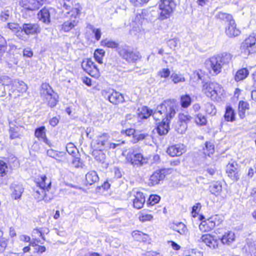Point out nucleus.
Segmentation results:
<instances>
[{
  "label": "nucleus",
  "instance_id": "9",
  "mask_svg": "<svg viewBox=\"0 0 256 256\" xmlns=\"http://www.w3.org/2000/svg\"><path fill=\"white\" fill-rule=\"evenodd\" d=\"M239 166L236 162H229L226 166V172L229 178L234 181H237L240 178Z\"/></svg>",
  "mask_w": 256,
  "mask_h": 256
},
{
  "label": "nucleus",
  "instance_id": "23",
  "mask_svg": "<svg viewBox=\"0 0 256 256\" xmlns=\"http://www.w3.org/2000/svg\"><path fill=\"white\" fill-rule=\"evenodd\" d=\"M134 196L135 198L133 200L134 206L137 209H140L145 202V196L140 192H136Z\"/></svg>",
  "mask_w": 256,
  "mask_h": 256
},
{
  "label": "nucleus",
  "instance_id": "51",
  "mask_svg": "<svg viewBox=\"0 0 256 256\" xmlns=\"http://www.w3.org/2000/svg\"><path fill=\"white\" fill-rule=\"evenodd\" d=\"M160 200V197L158 195H150L148 201V204L153 206L157 203Z\"/></svg>",
  "mask_w": 256,
  "mask_h": 256
},
{
  "label": "nucleus",
  "instance_id": "24",
  "mask_svg": "<svg viewBox=\"0 0 256 256\" xmlns=\"http://www.w3.org/2000/svg\"><path fill=\"white\" fill-rule=\"evenodd\" d=\"M164 170H156L151 175L150 178V183L152 186L158 184L160 180L164 179Z\"/></svg>",
  "mask_w": 256,
  "mask_h": 256
},
{
  "label": "nucleus",
  "instance_id": "10",
  "mask_svg": "<svg viewBox=\"0 0 256 256\" xmlns=\"http://www.w3.org/2000/svg\"><path fill=\"white\" fill-rule=\"evenodd\" d=\"M126 160L134 166H142L146 162V160L140 153L128 152L126 155Z\"/></svg>",
  "mask_w": 256,
  "mask_h": 256
},
{
  "label": "nucleus",
  "instance_id": "56",
  "mask_svg": "<svg viewBox=\"0 0 256 256\" xmlns=\"http://www.w3.org/2000/svg\"><path fill=\"white\" fill-rule=\"evenodd\" d=\"M197 124L205 125L206 123V120L205 116L202 114H198L195 120Z\"/></svg>",
  "mask_w": 256,
  "mask_h": 256
},
{
  "label": "nucleus",
  "instance_id": "48",
  "mask_svg": "<svg viewBox=\"0 0 256 256\" xmlns=\"http://www.w3.org/2000/svg\"><path fill=\"white\" fill-rule=\"evenodd\" d=\"M171 78L172 79V81L174 84H178L180 82H184L185 81L184 78L180 74L173 73L171 75Z\"/></svg>",
  "mask_w": 256,
  "mask_h": 256
},
{
  "label": "nucleus",
  "instance_id": "25",
  "mask_svg": "<svg viewBox=\"0 0 256 256\" xmlns=\"http://www.w3.org/2000/svg\"><path fill=\"white\" fill-rule=\"evenodd\" d=\"M78 24V20L76 19L69 18L65 21L61 26V30L64 32H68Z\"/></svg>",
  "mask_w": 256,
  "mask_h": 256
},
{
  "label": "nucleus",
  "instance_id": "19",
  "mask_svg": "<svg viewBox=\"0 0 256 256\" xmlns=\"http://www.w3.org/2000/svg\"><path fill=\"white\" fill-rule=\"evenodd\" d=\"M199 241L204 242L210 248L214 249L218 247V240H214L213 237L210 234H203L200 238Z\"/></svg>",
  "mask_w": 256,
  "mask_h": 256
},
{
  "label": "nucleus",
  "instance_id": "20",
  "mask_svg": "<svg viewBox=\"0 0 256 256\" xmlns=\"http://www.w3.org/2000/svg\"><path fill=\"white\" fill-rule=\"evenodd\" d=\"M34 136L38 138L39 140H42L49 146H51L50 141L47 138L46 136V129L44 126H42L36 129Z\"/></svg>",
  "mask_w": 256,
  "mask_h": 256
},
{
  "label": "nucleus",
  "instance_id": "41",
  "mask_svg": "<svg viewBox=\"0 0 256 256\" xmlns=\"http://www.w3.org/2000/svg\"><path fill=\"white\" fill-rule=\"evenodd\" d=\"M20 128L18 126H10V136L11 139H14L20 138L21 136L20 132Z\"/></svg>",
  "mask_w": 256,
  "mask_h": 256
},
{
  "label": "nucleus",
  "instance_id": "4",
  "mask_svg": "<svg viewBox=\"0 0 256 256\" xmlns=\"http://www.w3.org/2000/svg\"><path fill=\"white\" fill-rule=\"evenodd\" d=\"M240 50L245 56L256 52V34H252L244 40L241 45Z\"/></svg>",
  "mask_w": 256,
  "mask_h": 256
},
{
  "label": "nucleus",
  "instance_id": "53",
  "mask_svg": "<svg viewBox=\"0 0 256 256\" xmlns=\"http://www.w3.org/2000/svg\"><path fill=\"white\" fill-rule=\"evenodd\" d=\"M6 28H7L10 30L14 32H16L20 30V28L19 26V24L17 23L10 22L6 24Z\"/></svg>",
  "mask_w": 256,
  "mask_h": 256
},
{
  "label": "nucleus",
  "instance_id": "49",
  "mask_svg": "<svg viewBox=\"0 0 256 256\" xmlns=\"http://www.w3.org/2000/svg\"><path fill=\"white\" fill-rule=\"evenodd\" d=\"M72 165L76 168H83L84 164L80 158L78 157H74L72 162Z\"/></svg>",
  "mask_w": 256,
  "mask_h": 256
},
{
  "label": "nucleus",
  "instance_id": "8",
  "mask_svg": "<svg viewBox=\"0 0 256 256\" xmlns=\"http://www.w3.org/2000/svg\"><path fill=\"white\" fill-rule=\"evenodd\" d=\"M47 178L45 175L42 176L40 178L39 181L37 182V186H39V188L36 190L34 193V196L36 199L38 200V198L40 196H44L45 190L48 192L51 186V182L49 180L48 182L46 181Z\"/></svg>",
  "mask_w": 256,
  "mask_h": 256
},
{
  "label": "nucleus",
  "instance_id": "45",
  "mask_svg": "<svg viewBox=\"0 0 256 256\" xmlns=\"http://www.w3.org/2000/svg\"><path fill=\"white\" fill-rule=\"evenodd\" d=\"M105 52L102 49H97L94 53L95 60L100 64L102 63V59L104 56Z\"/></svg>",
  "mask_w": 256,
  "mask_h": 256
},
{
  "label": "nucleus",
  "instance_id": "64",
  "mask_svg": "<svg viewBox=\"0 0 256 256\" xmlns=\"http://www.w3.org/2000/svg\"><path fill=\"white\" fill-rule=\"evenodd\" d=\"M206 106H207L206 111L208 114H216V110L213 104L210 103H208L206 104Z\"/></svg>",
  "mask_w": 256,
  "mask_h": 256
},
{
  "label": "nucleus",
  "instance_id": "2",
  "mask_svg": "<svg viewBox=\"0 0 256 256\" xmlns=\"http://www.w3.org/2000/svg\"><path fill=\"white\" fill-rule=\"evenodd\" d=\"M40 94L41 96L46 98L50 106L54 108L56 106L58 102V96L48 84L46 83L42 84Z\"/></svg>",
  "mask_w": 256,
  "mask_h": 256
},
{
  "label": "nucleus",
  "instance_id": "42",
  "mask_svg": "<svg viewBox=\"0 0 256 256\" xmlns=\"http://www.w3.org/2000/svg\"><path fill=\"white\" fill-rule=\"evenodd\" d=\"M101 44L102 46L112 48H116L118 46L117 42L107 38L102 40L101 42Z\"/></svg>",
  "mask_w": 256,
  "mask_h": 256
},
{
  "label": "nucleus",
  "instance_id": "33",
  "mask_svg": "<svg viewBox=\"0 0 256 256\" xmlns=\"http://www.w3.org/2000/svg\"><path fill=\"white\" fill-rule=\"evenodd\" d=\"M220 58L223 66L228 64L232 60V55L229 53L224 52L221 54L216 55Z\"/></svg>",
  "mask_w": 256,
  "mask_h": 256
},
{
  "label": "nucleus",
  "instance_id": "47",
  "mask_svg": "<svg viewBox=\"0 0 256 256\" xmlns=\"http://www.w3.org/2000/svg\"><path fill=\"white\" fill-rule=\"evenodd\" d=\"M47 154L48 156L55 158L58 162H60V160L58 159L62 154L61 152H58L52 149H50L47 150Z\"/></svg>",
  "mask_w": 256,
  "mask_h": 256
},
{
  "label": "nucleus",
  "instance_id": "50",
  "mask_svg": "<svg viewBox=\"0 0 256 256\" xmlns=\"http://www.w3.org/2000/svg\"><path fill=\"white\" fill-rule=\"evenodd\" d=\"M6 40L0 34V53L4 54L6 50Z\"/></svg>",
  "mask_w": 256,
  "mask_h": 256
},
{
  "label": "nucleus",
  "instance_id": "14",
  "mask_svg": "<svg viewBox=\"0 0 256 256\" xmlns=\"http://www.w3.org/2000/svg\"><path fill=\"white\" fill-rule=\"evenodd\" d=\"M84 70L90 75L94 76L98 74V70L94 62L90 60H87L82 63Z\"/></svg>",
  "mask_w": 256,
  "mask_h": 256
},
{
  "label": "nucleus",
  "instance_id": "57",
  "mask_svg": "<svg viewBox=\"0 0 256 256\" xmlns=\"http://www.w3.org/2000/svg\"><path fill=\"white\" fill-rule=\"evenodd\" d=\"M130 2L134 6H141L144 4L148 3L150 0H129Z\"/></svg>",
  "mask_w": 256,
  "mask_h": 256
},
{
  "label": "nucleus",
  "instance_id": "3",
  "mask_svg": "<svg viewBox=\"0 0 256 256\" xmlns=\"http://www.w3.org/2000/svg\"><path fill=\"white\" fill-rule=\"evenodd\" d=\"M174 0H161L159 7L161 10L160 18L164 20L170 17L176 8Z\"/></svg>",
  "mask_w": 256,
  "mask_h": 256
},
{
  "label": "nucleus",
  "instance_id": "5",
  "mask_svg": "<svg viewBox=\"0 0 256 256\" xmlns=\"http://www.w3.org/2000/svg\"><path fill=\"white\" fill-rule=\"evenodd\" d=\"M160 106H166V110L162 112L165 120H170L176 114L177 104L174 100H167L160 104Z\"/></svg>",
  "mask_w": 256,
  "mask_h": 256
},
{
  "label": "nucleus",
  "instance_id": "39",
  "mask_svg": "<svg viewBox=\"0 0 256 256\" xmlns=\"http://www.w3.org/2000/svg\"><path fill=\"white\" fill-rule=\"evenodd\" d=\"M249 108V104L244 101H240L238 104L239 114L241 118L244 116L245 111Z\"/></svg>",
  "mask_w": 256,
  "mask_h": 256
},
{
  "label": "nucleus",
  "instance_id": "1",
  "mask_svg": "<svg viewBox=\"0 0 256 256\" xmlns=\"http://www.w3.org/2000/svg\"><path fill=\"white\" fill-rule=\"evenodd\" d=\"M204 93L213 100H218L222 94L223 89L221 85L215 82H206L203 86Z\"/></svg>",
  "mask_w": 256,
  "mask_h": 256
},
{
  "label": "nucleus",
  "instance_id": "6",
  "mask_svg": "<svg viewBox=\"0 0 256 256\" xmlns=\"http://www.w3.org/2000/svg\"><path fill=\"white\" fill-rule=\"evenodd\" d=\"M222 222L218 216H212L207 220L202 221L199 225V229L202 232H209Z\"/></svg>",
  "mask_w": 256,
  "mask_h": 256
},
{
  "label": "nucleus",
  "instance_id": "52",
  "mask_svg": "<svg viewBox=\"0 0 256 256\" xmlns=\"http://www.w3.org/2000/svg\"><path fill=\"white\" fill-rule=\"evenodd\" d=\"M12 14V10L10 8L4 10L0 14V18L2 21L8 20Z\"/></svg>",
  "mask_w": 256,
  "mask_h": 256
},
{
  "label": "nucleus",
  "instance_id": "11",
  "mask_svg": "<svg viewBox=\"0 0 256 256\" xmlns=\"http://www.w3.org/2000/svg\"><path fill=\"white\" fill-rule=\"evenodd\" d=\"M118 52L120 56L128 62H135L141 58L138 52H132L126 48H122Z\"/></svg>",
  "mask_w": 256,
  "mask_h": 256
},
{
  "label": "nucleus",
  "instance_id": "35",
  "mask_svg": "<svg viewBox=\"0 0 256 256\" xmlns=\"http://www.w3.org/2000/svg\"><path fill=\"white\" fill-rule=\"evenodd\" d=\"M138 110V115L140 118L146 119L152 114V110L149 109L147 106H143Z\"/></svg>",
  "mask_w": 256,
  "mask_h": 256
},
{
  "label": "nucleus",
  "instance_id": "15",
  "mask_svg": "<svg viewBox=\"0 0 256 256\" xmlns=\"http://www.w3.org/2000/svg\"><path fill=\"white\" fill-rule=\"evenodd\" d=\"M186 151V147L184 144H178L170 146L167 152L172 156H179Z\"/></svg>",
  "mask_w": 256,
  "mask_h": 256
},
{
  "label": "nucleus",
  "instance_id": "12",
  "mask_svg": "<svg viewBox=\"0 0 256 256\" xmlns=\"http://www.w3.org/2000/svg\"><path fill=\"white\" fill-rule=\"evenodd\" d=\"M55 11L54 8L50 7H44L38 14V18L47 24L50 22V14Z\"/></svg>",
  "mask_w": 256,
  "mask_h": 256
},
{
  "label": "nucleus",
  "instance_id": "21",
  "mask_svg": "<svg viewBox=\"0 0 256 256\" xmlns=\"http://www.w3.org/2000/svg\"><path fill=\"white\" fill-rule=\"evenodd\" d=\"M11 196L14 200L20 199L24 192L22 186L20 184H13L10 187Z\"/></svg>",
  "mask_w": 256,
  "mask_h": 256
},
{
  "label": "nucleus",
  "instance_id": "31",
  "mask_svg": "<svg viewBox=\"0 0 256 256\" xmlns=\"http://www.w3.org/2000/svg\"><path fill=\"white\" fill-rule=\"evenodd\" d=\"M172 228L174 231L182 235H186L188 232L186 225L182 222L174 224L172 225Z\"/></svg>",
  "mask_w": 256,
  "mask_h": 256
},
{
  "label": "nucleus",
  "instance_id": "29",
  "mask_svg": "<svg viewBox=\"0 0 256 256\" xmlns=\"http://www.w3.org/2000/svg\"><path fill=\"white\" fill-rule=\"evenodd\" d=\"M220 240L223 244L230 245L235 240V234L233 232L229 231L225 232Z\"/></svg>",
  "mask_w": 256,
  "mask_h": 256
},
{
  "label": "nucleus",
  "instance_id": "63",
  "mask_svg": "<svg viewBox=\"0 0 256 256\" xmlns=\"http://www.w3.org/2000/svg\"><path fill=\"white\" fill-rule=\"evenodd\" d=\"M142 236L143 232L138 230L134 231L132 232V236L136 240L138 241H141Z\"/></svg>",
  "mask_w": 256,
  "mask_h": 256
},
{
  "label": "nucleus",
  "instance_id": "60",
  "mask_svg": "<svg viewBox=\"0 0 256 256\" xmlns=\"http://www.w3.org/2000/svg\"><path fill=\"white\" fill-rule=\"evenodd\" d=\"M170 74V71L169 69L164 68L158 72V76L161 78H167Z\"/></svg>",
  "mask_w": 256,
  "mask_h": 256
},
{
  "label": "nucleus",
  "instance_id": "59",
  "mask_svg": "<svg viewBox=\"0 0 256 256\" xmlns=\"http://www.w3.org/2000/svg\"><path fill=\"white\" fill-rule=\"evenodd\" d=\"M146 15V11H140V12H138L134 19L136 22H140L142 20H144Z\"/></svg>",
  "mask_w": 256,
  "mask_h": 256
},
{
  "label": "nucleus",
  "instance_id": "18",
  "mask_svg": "<svg viewBox=\"0 0 256 256\" xmlns=\"http://www.w3.org/2000/svg\"><path fill=\"white\" fill-rule=\"evenodd\" d=\"M240 33V30L236 27L234 20L228 24L226 29V34L230 38L235 37Z\"/></svg>",
  "mask_w": 256,
  "mask_h": 256
},
{
  "label": "nucleus",
  "instance_id": "40",
  "mask_svg": "<svg viewBox=\"0 0 256 256\" xmlns=\"http://www.w3.org/2000/svg\"><path fill=\"white\" fill-rule=\"evenodd\" d=\"M214 152V144L210 142H206L205 143V147L204 148V152L206 155L210 156Z\"/></svg>",
  "mask_w": 256,
  "mask_h": 256
},
{
  "label": "nucleus",
  "instance_id": "22",
  "mask_svg": "<svg viewBox=\"0 0 256 256\" xmlns=\"http://www.w3.org/2000/svg\"><path fill=\"white\" fill-rule=\"evenodd\" d=\"M108 100L112 104H118L124 102V96L119 92L112 90V92L108 95Z\"/></svg>",
  "mask_w": 256,
  "mask_h": 256
},
{
  "label": "nucleus",
  "instance_id": "58",
  "mask_svg": "<svg viewBox=\"0 0 256 256\" xmlns=\"http://www.w3.org/2000/svg\"><path fill=\"white\" fill-rule=\"evenodd\" d=\"M52 198V196L49 194L48 192H46V190L44 196H40L38 198V200H44L46 202H50Z\"/></svg>",
  "mask_w": 256,
  "mask_h": 256
},
{
  "label": "nucleus",
  "instance_id": "16",
  "mask_svg": "<svg viewBox=\"0 0 256 256\" xmlns=\"http://www.w3.org/2000/svg\"><path fill=\"white\" fill-rule=\"evenodd\" d=\"M21 28L27 35L34 34L40 32V26L37 24H24Z\"/></svg>",
  "mask_w": 256,
  "mask_h": 256
},
{
  "label": "nucleus",
  "instance_id": "38",
  "mask_svg": "<svg viewBox=\"0 0 256 256\" xmlns=\"http://www.w3.org/2000/svg\"><path fill=\"white\" fill-rule=\"evenodd\" d=\"M248 74V70L246 68H242L239 70L235 75V80L236 81H240L246 78Z\"/></svg>",
  "mask_w": 256,
  "mask_h": 256
},
{
  "label": "nucleus",
  "instance_id": "26",
  "mask_svg": "<svg viewBox=\"0 0 256 256\" xmlns=\"http://www.w3.org/2000/svg\"><path fill=\"white\" fill-rule=\"evenodd\" d=\"M169 121L163 119L162 122L157 126L156 131L160 136L165 135L169 130Z\"/></svg>",
  "mask_w": 256,
  "mask_h": 256
},
{
  "label": "nucleus",
  "instance_id": "54",
  "mask_svg": "<svg viewBox=\"0 0 256 256\" xmlns=\"http://www.w3.org/2000/svg\"><path fill=\"white\" fill-rule=\"evenodd\" d=\"M66 150L67 152L70 154H74L78 152L76 147L72 142H70L66 144Z\"/></svg>",
  "mask_w": 256,
  "mask_h": 256
},
{
  "label": "nucleus",
  "instance_id": "17",
  "mask_svg": "<svg viewBox=\"0 0 256 256\" xmlns=\"http://www.w3.org/2000/svg\"><path fill=\"white\" fill-rule=\"evenodd\" d=\"M19 3L22 7L30 10H38L40 7L38 0H20Z\"/></svg>",
  "mask_w": 256,
  "mask_h": 256
},
{
  "label": "nucleus",
  "instance_id": "27",
  "mask_svg": "<svg viewBox=\"0 0 256 256\" xmlns=\"http://www.w3.org/2000/svg\"><path fill=\"white\" fill-rule=\"evenodd\" d=\"M99 178L96 172L91 170L86 175V185H92L98 181Z\"/></svg>",
  "mask_w": 256,
  "mask_h": 256
},
{
  "label": "nucleus",
  "instance_id": "43",
  "mask_svg": "<svg viewBox=\"0 0 256 256\" xmlns=\"http://www.w3.org/2000/svg\"><path fill=\"white\" fill-rule=\"evenodd\" d=\"M82 10L81 8L79 5L73 8L70 12H68L70 16V18L77 20V18L80 16V11Z\"/></svg>",
  "mask_w": 256,
  "mask_h": 256
},
{
  "label": "nucleus",
  "instance_id": "34",
  "mask_svg": "<svg viewBox=\"0 0 256 256\" xmlns=\"http://www.w3.org/2000/svg\"><path fill=\"white\" fill-rule=\"evenodd\" d=\"M224 119L228 122H233L235 120V113L234 110L230 106L226 108V112L224 116Z\"/></svg>",
  "mask_w": 256,
  "mask_h": 256
},
{
  "label": "nucleus",
  "instance_id": "30",
  "mask_svg": "<svg viewBox=\"0 0 256 256\" xmlns=\"http://www.w3.org/2000/svg\"><path fill=\"white\" fill-rule=\"evenodd\" d=\"M166 110V106H160V105H158L154 112L152 110V114L151 116H152L154 119L156 120H163V119H164V116L162 112H164Z\"/></svg>",
  "mask_w": 256,
  "mask_h": 256
},
{
  "label": "nucleus",
  "instance_id": "13",
  "mask_svg": "<svg viewBox=\"0 0 256 256\" xmlns=\"http://www.w3.org/2000/svg\"><path fill=\"white\" fill-rule=\"evenodd\" d=\"M220 62L217 56L210 58L208 60V64L210 66L214 74H218L222 72L223 66Z\"/></svg>",
  "mask_w": 256,
  "mask_h": 256
},
{
  "label": "nucleus",
  "instance_id": "55",
  "mask_svg": "<svg viewBox=\"0 0 256 256\" xmlns=\"http://www.w3.org/2000/svg\"><path fill=\"white\" fill-rule=\"evenodd\" d=\"M0 82L2 85H14V81H12L10 80V78L8 76H3L2 77L0 78Z\"/></svg>",
  "mask_w": 256,
  "mask_h": 256
},
{
  "label": "nucleus",
  "instance_id": "37",
  "mask_svg": "<svg viewBox=\"0 0 256 256\" xmlns=\"http://www.w3.org/2000/svg\"><path fill=\"white\" fill-rule=\"evenodd\" d=\"M209 188L211 193L214 194L216 196H219L222 190V186L218 182L212 184L210 186Z\"/></svg>",
  "mask_w": 256,
  "mask_h": 256
},
{
  "label": "nucleus",
  "instance_id": "7",
  "mask_svg": "<svg viewBox=\"0 0 256 256\" xmlns=\"http://www.w3.org/2000/svg\"><path fill=\"white\" fill-rule=\"evenodd\" d=\"M110 136L107 133H100L92 140L91 146L94 148L104 149L106 145L108 144Z\"/></svg>",
  "mask_w": 256,
  "mask_h": 256
},
{
  "label": "nucleus",
  "instance_id": "61",
  "mask_svg": "<svg viewBox=\"0 0 256 256\" xmlns=\"http://www.w3.org/2000/svg\"><path fill=\"white\" fill-rule=\"evenodd\" d=\"M7 169L6 164L3 161H0V175L2 176L6 174Z\"/></svg>",
  "mask_w": 256,
  "mask_h": 256
},
{
  "label": "nucleus",
  "instance_id": "46",
  "mask_svg": "<svg viewBox=\"0 0 256 256\" xmlns=\"http://www.w3.org/2000/svg\"><path fill=\"white\" fill-rule=\"evenodd\" d=\"M192 100L188 94L182 96L180 98V104L182 108H188L191 104Z\"/></svg>",
  "mask_w": 256,
  "mask_h": 256
},
{
  "label": "nucleus",
  "instance_id": "44",
  "mask_svg": "<svg viewBox=\"0 0 256 256\" xmlns=\"http://www.w3.org/2000/svg\"><path fill=\"white\" fill-rule=\"evenodd\" d=\"M16 87L18 92H25L27 90V86L26 84L22 81L14 80V85Z\"/></svg>",
  "mask_w": 256,
  "mask_h": 256
},
{
  "label": "nucleus",
  "instance_id": "62",
  "mask_svg": "<svg viewBox=\"0 0 256 256\" xmlns=\"http://www.w3.org/2000/svg\"><path fill=\"white\" fill-rule=\"evenodd\" d=\"M152 218V216L150 214H144V213L140 216L139 219L142 222L150 221Z\"/></svg>",
  "mask_w": 256,
  "mask_h": 256
},
{
  "label": "nucleus",
  "instance_id": "28",
  "mask_svg": "<svg viewBox=\"0 0 256 256\" xmlns=\"http://www.w3.org/2000/svg\"><path fill=\"white\" fill-rule=\"evenodd\" d=\"M102 150L94 148L92 154L96 161L104 164L106 162V156L102 152Z\"/></svg>",
  "mask_w": 256,
  "mask_h": 256
},
{
  "label": "nucleus",
  "instance_id": "32",
  "mask_svg": "<svg viewBox=\"0 0 256 256\" xmlns=\"http://www.w3.org/2000/svg\"><path fill=\"white\" fill-rule=\"evenodd\" d=\"M179 120L182 122H184V124H182L183 128L180 132V133H182L185 132L187 128L186 124L191 121L192 117L188 114H180L178 116Z\"/></svg>",
  "mask_w": 256,
  "mask_h": 256
},
{
  "label": "nucleus",
  "instance_id": "36",
  "mask_svg": "<svg viewBox=\"0 0 256 256\" xmlns=\"http://www.w3.org/2000/svg\"><path fill=\"white\" fill-rule=\"evenodd\" d=\"M216 18L221 20L228 22V24L231 22V21L234 20L232 16L228 14L219 12L216 15Z\"/></svg>",
  "mask_w": 256,
  "mask_h": 256
}]
</instances>
